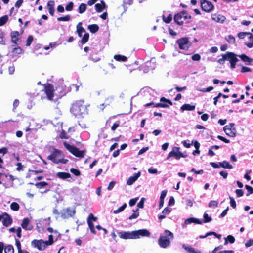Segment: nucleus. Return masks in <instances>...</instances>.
I'll return each mask as SVG.
<instances>
[{
	"instance_id": "61",
	"label": "nucleus",
	"mask_w": 253,
	"mask_h": 253,
	"mask_svg": "<svg viewBox=\"0 0 253 253\" xmlns=\"http://www.w3.org/2000/svg\"><path fill=\"white\" fill-rule=\"evenodd\" d=\"M237 197H240L243 195L244 192L242 189H237L235 191Z\"/></svg>"
},
{
	"instance_id": "37",
	"label": "nucleus",
	"mask_w": 253,
	"mask_h": 253,
	"mask_svg": "<svg viewBox=\"0 0 253 253\" xmlns=\"http://www.w3.org/2000/svg\"><path fill=\"white\" fill-rule=\"evenodd\" d=\"M225 241L224 245H226L229 241L230 243L232 244L235 242V238L232 235H228L227 238H225Z\"/></svg>"
},
{
	"instance_id": "10",
	"label": "nucleus",
	"mask_w": 253,
	"mask_h": 253,
	"mask_svg": "<svg viewBox=\"0 0 253 253\" xmlns=\"http://www.w3.org/2000/svg\"><path fill=\"white\" fill-rule=\"evenodd\" d=\"M201 6L202 9L207 12H210L214 9V6L212 3L206 0H201Z\"/></svg>"
},
{
	"instance_id": "57",
	"label": "nucleus",
	"mask_w": 253,
	"mask_h": 253,
	"mask_svg": "<svg viewBox=\"0 0 253 253\" xmlns=\"http://www.w3.org/2000/svg\"><path fill=\"white\" fill-rule=\"evenodd\" d=\"M33 40V37L32 36H29L26 41V46H29Z\"/></svg>"
},
{
	"instance_id": "35",
	"label": "nucleus",
	"mask_w": 253,
	"mask_h": 253,
	"mask_svg": "<svg viewBox=\"0 0 253 253\" xmlns=\"http://www.w3.org/2000/svg\"><path fill=\"white\" fill-rule=\"evenodd\" d=\"M8 16L5 15L0 18V26L4 25L8 21Z\"/></svg>"
},
{
	"instance_id": "46",
	"label": "nucleus",
	"mask_w": 253,
	"mask_h": 253,
	"mask_svg": "<svg viewBox=\"0 0 253 253\" xmlns=\"http://www.w3.org/2000/svg\"><path fill=\"white\" fill-rule=\"evenodd\" d=\"M47 185H48V183L45 181L40 182L36 183L35 184V186L37 187V188H38L39 189H41L42 187H43Z\"/></svg>"
},
{
	"instance_id": "14",
	"label": "nucleus",
	"mask_w": 253,
	"mask_h": 253,
	"mask_svg": "<svg viewBox=\"0 0 253 253\" xmlns=\"http://www.w3.org/2000/svg\"><path fill=\"white\" fill-rule=\"evenodd\" d=\"M75 213L76 210L75 209H71L68 208L62 211L61 217L64 219H66L73 216Z\"/></svg>"
},
{
	"instance_id": "13",
	"label": "nucleus",
	"mask_w": 253,
	"mask_h": 253,
	"mask_svg": "<svg viewBox=\"0 0 253 253\" xmlns=\"http://www.w3.org/2000/svg\"><path fill=\"white\" fill-rule=\"evenodd\" d=\"M133 232L134 239L140 238L141 237H149L150 235V232L146 229L135 230Z\"/></svg>"
},
{
	"instance_id": "44",
	"label": "nucleus",
	"mask_w": 253,
	"mask_h": 253,
	"mask_svg": "<svg viewBox=\"0 0 253 253\" xmlns=\"http://www.w3.org/2000/svg\"><path fill=\"white\" fill-rule=\"evenodd\" d=\"M15 245L18 249V253H22V250L21 249V243L17 239H15Z\"/></svg>"
},
{
	"instance_id": "49",
	"label": "nucleus",
	"mask_w": 253,
	"mask_h": 253,
	"mask_svg": "<svg viewBox=\"0 0 253 253\" xmlns=\"http://www.w3.org/2000/svg\"><path fill=\"white\" fill-rule=\"evenodd\" d=\"M4 37V32L0 30V44L2 45H5V42L3 40Z\"/></svg>"
},
{
	"instance_id": "20",
	"label": "nucleus",
	"mask_w": 253,
	"mask_h": 253,
	"mask_svg": "<svg viewBox=\"0 0 253 253\" xmlns=\"http://www.w3.org/2000/svg\"><path fill=\"white\" fill-rule=\"evenodd\" d=\"M238 56L247 65H251V62L253 61V59L250 58L249 57L244 54L239 55Z\"/></svg>"
},
{
	"instance_id": "60",
	"label": "nucleus",
	"mask_w": 253,
	"mask_h": 253,
	"mask_svg": "<svg viewBox=\"0 0 253 253\" xmlns=\"http://www.w3.org/2000/svg\"><path fill=\"white\" fill-rule=\"evenodd\" d=\"M217 138L226 143H229L230 142V140L229 139H227L226 138L223 137V136H221L220 135H218L217 136Z\"/></svg>"
},
{
	"instance_id": "25",
	"label": "nucleus",
	"mask_w": 253,
	"mask_h": 253,
	"mask_svg": "<svg viewBox=\"0 0 253 253\" xmlns=\"http://www.w3.org/2000/svg\"><path fill=\"white\" fill-rule=\"evenodd\" d=\"M56 176L62 179H66L71 177V174L69 173L64 172H59L56 173Z\"/></svg>"
},
{
	"instance_id": "40",
	"label": "nucleus",
	"mask_w": 253,
	"mask_h": 253,
	"mask_svg": "<svg viewBox=\"0 0 253 253\" xmlns=\"http://www.w3.org/2000/svg\"><path fill=\"white\" fill-rule=\"evenodd\" d=\"M10 208L14 211H17L19 209V205L16 202H12L10 205Z\"/></svg>"
},
{
	"instance_id": "50",
	"label": "nucleus",
	"mask_w": 253,
	"mask_h": 253,
	"mask_svg": "<svg viewBox=\"0 0 253 253\" xmlns=\"http://www.w3.org/2000/svg\"><path fill=\"white\" fill-rule=\"evenodd\" d=\"M225 60H227L226 53L222 55V58L218 60V62L220 64H223Z\"/></svg>"
},
{
	"instance_id": "26",
	"label": "nucleus",
	"mask_w": 253,
	"mask_h": 253,
	"mask_svg": "<svg viewBox=\"0 0 253 253\" xmlns=\"http://www.w3.org/2000/svg\"><path fill=\"white\" fill-rule=\"evenodd\" d=\"M180 109L182 111H193L195 109V106L189 104H184L181 106Z\"/></svg>"
},
{
	"instance_id": "52",
	"label": "nucleus",
	"mask_w": 253,
	"mask_h": 253,
	"mask_svg": "<svg viewBox=\"0 0 253 253\" xmlns=\"http://www.w3.org/2000/svg\"><path fill=\"white\" fill-rule=\"evenodd\" d=\"M74 3L72 2H70L65 7V9L67 11H71L73 8Z\"/></svg>"
},
{
	"instance_id": "41",
	"label": "nucleus",
	"mask_w": 253,
	"mask_h": 253,
	"mask_svg": "<svg viewBox=\"0 0 253 253\" xmlns=\"http://www.w3.org/2000/svg\"><path fill=\"white\" fill-rule=\"evenodd\" d=\"M126 204H124L122 206L120 207L118 209L114 210L113 213L114 214H118L121 212H122L126 208Z\"/></svg>"
},
{
	"instance_id": "33",
	"label": "nucleus",
	"mask_w": 253,
	"mask_h": 253,
	"mask_svg": "<svg viewBox=\"0 0 253 253\" xmlns=\"http://www.w3.org/2000/svg\"><path fill=\"white\" fill-rule=\"evenodd\" d=\"M81 24L82 23L80 22L77 26V31L80 37H81L82 34L85 32V30L83 27L81 26Z\"/></svg>"
},
{
	"instance_id": "38",
	"label": "nucleus",
	"mask_w": 253,
	"mask_h": 253,
	"mask_svg": "<svg viewBox=\"0 0 253 253\" xmlns=\"http://www.w3.org/2000/svg\"><path fill=\"white\" fill-rule=\"evenodd\" d=\"M225 39L229 43H234L235 42V38L231 35L227 36Z\"/></svg>"
},
{
	"instance_id": "32",
	"label": "nucleus",
	"mask_w": 253,
	"mask_h": 253,
	"mask_svg": "<svg viewBox=\"0 0 253 253\" xmlns=\"http://www.w3.org/2000/svg\"><path fill=\"white\" fill-rule=\"evenodd\" d=\"M22 52V49L20 47H14L11 51L12 56H16Z\"/></svg>"
},
{
	"instance_id": "45",
	"label": "nucleus",
	"mask_w": 253,
	"mask_h": 253,
	"mask_svg": "<svg viewBox=\"0 0 253 253\" xmlns=\"http://www.w3.org/2000/svg\"><path fill=\"white\" fill-rule=\"evenodd\" d=\"M89 34L87 33H84L83 36V37L82 39L81 42L82 44H85L88 40L89 39Z\"/></svg>"
},
{
	"instance_id": "1",
	"label": "nucleus",
	"mask_w": 253,
	"mask_h": 253,
	"mask_svg": "<svg viewBox=\"0 0 253 253\" xmlns=\"http://www.w3.org/2000/svg\"><path fill=\"white\" fill-rule=\"evenodd\" d=\"M70 111L76 117L82 118L88 114L87 106L83 100L76 101L72 104Z\"/></svg>"
},
{
	"instance_id": "4",
	"label": "nucleus",
	"mask_w": 253,
	"mask_h": 253,
	"mask_svg": "<svg viewBox=\"0 0 253 253\" xmlns=\"http://www.w3.org/2000/svg\"><path fill=\"white\" fill-rule=\"evenodd\" d=\"M64 145L65 148L74 156L79 158L84 157L85 150H80L78 148L74 146L71 145L66 142L64 143Z\"/></svg>"
},
{
	"instance_id": "53",
	"label": "nucleus",
	"mask_w": 253,
	"mask_h": 253,
	"mask_svg": "<svg viewBox=\"0 0 253 253\" xmlns=\"http://www.w3.org/2000/svg\"><path fill=\"white\" fill-rule=\"evenodd\" d=\"M172 20V15L169 14L168 17L163 16V21L166 23H169Z\"/></svg>"
},
{
	"instance_id": "39",
	"label": "nucleus",
	"mask_w": 253,
	"mask_h": 253,
	"mask_svg": "<svg viewBox=\"0 0 253 253\" xmlns=\"http://www.w3.org/2000/svg\"><path fill=\"white\" fill-rule=\"evenodd\" d=\"M182 247L189 253H193L195 250V249L191 247V246L185 244H183Z\"/></svg>"
},
{
	"instance_id": "16",
	"label": "nucleus",
	"mask_w": 253,
	"mask_h": 253,
	"mask_svg": "<svg viewBox=\"0 0 253 253\" xmlns=\"http://www.w3.org/2000/svg\"><path fill=\"white\" fill-rule=\"evenodd\" d=\"M44 91L48 99L50 100H53L54 94L53 93L54 88L52 85L50 84H47L44 88Z\"/></svg>"
},
{
	"instance_id": "7",
	"label": "nucleus",
	"mask_w": 253,
	"mask_h": 253,
	"mask_svg": "<svg viewBox=\"0 0 253 253\" xmlns=\"http://www.w3.org/2000/svg\"><path fill=\"white\" fill-rule=\"evenodd\" d=\"M223 130L226 134L231 137H235L236 136V130L234 127V123H230L223 127Z\"/></svg>"
},
{
	"instance_id": "21",
	"label": "nucleus",
	"mask_w": 253,
	"mask_h": 253,
	"mask_svg": "<svg viewBox=\"0 0 253 253\" xmlns=\"http://www.w3.org/2000/svg\"><path fill=\"white\" fill-rule=\"evenodd\" d=\"M29 219L28 218H25L23 219L21 226L25 230H31L32 229V226H29Z\"/></svg>"
},
{
	"instance_id": "47",
	"label": "nucleus",
	"mask_w": 253,
	"mask_h": 253,
	"mask_svg": "<svg viewBox=\"0 0 253 253\" xmlns=\"http://www.w3.org/2000/svg\"><path fill=\"white\" fill-rule=\"evenodd\" d=\"M70 16L69 15H67L63 17H58L57 18V20L58 21H68L70 20Z\"/></svg>"
},
{
	"instance_id": "42",
	"label": "nucleus",
	"mask_w": 253,
	"mask_h": 253,
	"mask_svg": "<svg viewBox=\"0 0 253 253\" xmlns=\"http://www.w3.org/2000/svg\"><path fill=\"white\" fill-rule=\"evenodd\" d=\"M203 221L204 223H208L211 222L212 220V218L209 216V215L205 213L203 215Z\"/></svg>"
},
{
	"instance_id": "8",
	"label": "nucleus",
	"mask_w": 253,
	"mask_h": 253,
	"mask_svg": "<svg viewBox=\"0 0 253 253\" xmlns=\"http://www.w3.org/2000/svg\"><path fill=\"white\" fill-rule=\"evenodd\" d=\"M31 245L33 247L37 248L39 250L43 251L48 245V243L47 241H44L42 239H35L32 241Z\"/></svg>"
},
{
	"instance_id": "34",
	"label": "nucleus",
	"mask_w": 253,
	"mask_h": 253,
	"mask_svg": "<svg viewBox=\"0 0 253 253\" xmlns=\"http://www.w3.org/2000/svg\"><path fill=\"white\" fill-rule=\"evenodd\" d=\"M212 19L214 20L217 22L222 23L225 20L226 18L225 16L223 15H218L217 16H216L215 17H213Z\"/></svg>"
},
{
	"instance_id": "19",
	"label": "nucleus",
	"mask_w": 253,
	"mask_h": 253,
	"mask_svg": "<svg viewBox=\"0 0 253 253\" xmlns=\"http://www.w3.org/2000/svg\"><path fill=\"white\" fill-rule=\"evenodd\" d=\"M97 220V218L94 217L93 215V214L91 213L89 215L87 222L88 225L89 229L93 228H94V226L93 223H92L93 221H96Z\"/></svg>"
},
{
	"instance_id": "62",
	"label": "nucleus",
	"mask_w": 253,
	"mask_h": 253,
	"mask_svg": "<svg viewBox=\"0 0 253 253\" xmlns=\"http://www.w3.org/2000/svg\"><path fill=\"white\" fill-rule=\"evenodd\" d=\"M201 59V56L198 54H195L192 56V59L193 61H199Z\"/></svg>"
},
{
	"instance_id": "12",
	"label": "nucleus",
	"mask_w": 253,
	"mask_h": 253,
	"mask_svg": "<svg viewBox=\"0 0 253 253\" xmlns=\"http://www.w3.org/2000/svg\"><path fill=\"white\" fill-rule=\"evenodd\" d=\"M179 47L181 49L187 50L190 46V42L187 38H183L177 41Z\"/></svg>"
},
{
	"instance_id": "17",
	"label": "nucleus",
	"mask_w": 253,
	"mask_h": 253,
	"mask_svg": "<svg viewBox=\"0 0 253 253\" xmlns=\"http://www.w3.org/2000/svg\"><path fill=\"white\" fill-rule=\"evenodd\" d=\"M140 172L134 173L133 176H130L128 178L126 183V184L128 185H132L133 183L135 182L137 180V179L140 176Z\"/></svg>"
},
{
	"instance_id": "3",
	"label": "nucleus",
	"mask_w": 253,
	"mask_h": 253,
	"mask_svg": "<svg viewBox=\"0 0 253 253\" xmlns=\"http://www.w3.org/2000/svg\"><path fill=\"white\" fill-rule=\"evenodd\" d=\"M47 159L56 164L62 163L65 164L68 161V160L64 159V155L62 152L57 149H55L52 153L48 156Z\"/></svg>"
},
{
	"instance_id": "24",
	"label": "nucleus",
	"mask_w": 253,
	"mask_h": 253,
	"mask_svg": "<svg viewBox=\"0 0 253 253\" xmlns=\"http://www.w3.org/2000/svg\"><path fill=\"white\" fill-rule=\"evenodd\" d=\"M54 5L55 3L54 1L50 0L47 3V8L48 9L49 13L50 14H51L52 16L54 15Z\"/></svg>"
},
{
	"instance_id": "29",
	"label": "nucleus",
	"mask_w": 253,
	"mask_h": 253,
	"mask_svg": "<svg viewBox=\"0 0 253 253\" xmlns=\"http://www.w3.org/2000/svg\"><path fill=\"white\" fill-rule=\"evenodd\" d=\"M114 59L115 60L119 62H125L127 60L126 57L120 54L114 55Z\"/></svg>"
},
{
	"instance_id": "36",
	"label": "nucleus",
	"mask_w": 253,
	"mask_h": 253,
	"mask_svg": "<svg viewBox=\"0 0 253 253\" xmlns=\"http://www.w3.org/2000/svg\"><path fill=\"white\" fill-rule=\"evenodd\" d=\"M86 5L84 3H82L80 5L78 8V12L80 14H82L86 11Z\"/></svg>"
},
{
	"instance_id": "59",
	"label": "nucleus",
	"mask_w": 253,
	"mask_h": 253,
	"mask_svg": "<svg viewBox=\"0 0 253 253\" xmlns=\"http://www.w3.org/2000/svg\"><path fill=\"white\" fill-rule=\"evenodd\" d=\"M167 193V191L166 190H164L161 192V195L160 197V199L164 200L165 198L166 197Z\"/></svg>"
},
{
	"instance_id": "31",
	"label": "nucleus",
	"mask_w": 253,
	"mask_h": 253,
	"mask_svg": "<svg viewBox=\"0 0 253 253\" xmlns=\"http://www.w3.org/2000/svg\"><path fill=\"white\" fill-rule=\"evenodd\" d=\"M219 165L221 167L225 169H233V166L229 162L225 161H224L222 162H220Z\"/></svg>"
},
{
	"instance_id": "18",
	"label": "nucleus",
	"mask_w": 253,
	"mask_h": 253,
	"mask_svg": "<svg viewBox=\"0 0 253 253\" xmlns=\"http://www.w3.org/2000/svg\"><path fill=\"white\" fill-rule=\"evenodd\" d=\"M192 223H196L197 224H201L202 223V221L200 220L199 219L194 217L188 218L186 219L184 221L185 225H188Z\"/></svg>"
},
{
	"instance_id": "11",
	"label": "nucleus",
	"mask_w": 253,
	"mask_h": 253,
	"mask_svg": "<svg viewBox=\"0 0 253 253\" xmlns=\"http://www.w3.org/2000/svg\"><path fill=\"white\" fill-rule=\"evenodd\" d=\"M2 221L3 226L5 227L9 226L12 222V219L9 214L6 212L0 214V222Z\"/></svg>"
},
{
	"instance_id": "15",
	"label": "nucleus",
	"mask_w": 253,
	"mask_h": 253,
	"mask_svg": "<svg viewBox=\"0 0 253 253\" xmlns=\"http://www.w3.org/2000/svg\"><path fill=\"white\" fill-rule=\"evenodd\" d=\"M119 237L123 239H134V232L120 231L118 233Z\"/></svg>"
},
{
	"instance_id": "22",
	"label": "nucleus",
	"mask_w": 253,
	"mask_h": 253,
	"mask_svg": "<svg viewBox=\"0 0 253 253\" xmlns=\"http://www.w3.org/2000/svg\"><path fill=\"white\" fill-rule=\"evenodd\" d=\"M19 36V32L17 31H12L11 33V42L15 44H17V42L18 41V36Z\"/></svg>"
},
{
	"instance_id": "55",
	"label": "nucleus",
	"mask_w": 253,
	"mask_h": 253,
	"mask_svg": "<svg viewBox=\"0 0 253 253\" xmlns=\"http://www.w3.org/2000/svg\"><path fill=\"white\" fill-rule=\"evenodd\" d=\"M229 199H230V203L231 206L233 208H235L236 207V201H235L234 198L232 197H229Z\"/></svg>"
},
{
	"instance_id": "5",
	"label": "nucleus",
	"mask_w": 253,
	"mask_h": 253,
	"mask_svg": "<svg viewBox=\"0 0 253 253\" xmlns=\"http://www.w3.org/2000/svg\"><path fill=\"white\" fill-rule=\"evenodd\" d=\"M191 16L188 15V14L186 11H182L175 15L174 20L175 22L180 25L183 23L185 20L187 19H191Z\"/></svg>"
},
{
	"instance_id": "27",
	"label": "nucleus",
	"mask_w": 253,
	"mask_h": 253,
	"mask_svg": "<svg viewBox=\"0 0 253 253\" xmlns=\"http://www.w3.org/2000/svg\"><path fill=\"white\" fill-rule=\"evenodd\" d=\"M96 10L97 12H101L105 8V4L104 2L101 1V3H97L95 5Z\"/></svg>"
},
{
	"instance_id": "56",
	"label": "nucleus",
	"mask_w": 253,
	"mask_h": 253,
	"mask_svg": "<svg viewBox=\"0 0 253 253\" xmlns=\"http://www.w3.org/2000/svg\"><path fill=\"white\" fill-rule=\"evenodd\" d=\"M218 206V202L216 201H211L209 203V207H216Z\"/></svg>"
},
{
	"instance_id": "23",
	"label": "nucleus",
	"mask_w": 253,
	"mask_h": 253,
	"mask_svg": "<svg viewBox=\"0 0 253 253\" xmlns=\"http://www.w3.org/2000/svg\"><path fill=\"white\" fill-rule=\"evenodd\" d=\"M153 105L154 107H162V108H167L169 106L167 104L165 103H154L153 102H150L149 103H147L145 104V106H150Z\"/></svg>"
},
{
	"instance_id": "30",
	"label": "nucleus",
	"mask_w": 253,
	"mask_h": 253,
	"mask_svg": "<svg viewBox=\"0 0 253 253\" xmlns=\"http://www.w3.org/2000/svg\"><path fill=\"white\" fill-rule=\"evenodd\" d=\"M88 29L92 33L97 32L99 30V26L97 24H91L88 26Z\"/></svg>"
},
{
	"instance_id": "54",
	"label": "nucleus",
	"mask_w": 253,
	"mask_h": 253,
	"mask_svg": "<svg viewBox=\"0 0 253 253\" xmlns=\"http://www.w3.org/2000/svg\"><path fill=\"white\" fill-rule=\"evenodd\" d=\"M70 171L71 173L75 175L76 176H79L81 174L80 171L76 169L72 168L70 169Z\"/></svg>"
},
{
	"instance_id": "9",
	"label": "nucleus",
	"mask_w": 253,
	"mask_h": 253,
	"mask_svg": "<svg viewBox=\"0 0 253 253\" xmlns=\"http://www.w3.org/2000/svg\"><path fill=\"white\" fill-rule=\"evenodd\" d=\"M227 60L230 63V67L234 69L235 68L237 62L239 61L237 58L238 55L233 52H228L226 53Z\"/></svg>"
},
{
	"instance_id": "6",
	"label": "nucleus",
	"mask_w": 253,
	"mask_h": 253,
	"mask_svg": "<svg viewBox=\"0 0 253 253\" xmlns=\"http://www.w3.org/2000/svg\"><path fill=\"white\" fill-rule=\"evenodd\" d=\"M186 156L179 151V148L177 147H174L172 150L168 154L167 159H169L170 157H173L176 159L179 160L180 158H185Z\"/></svg>"
},
{
	"instance_id": "51",
	"label": "nucleus",
	"mask_w": 253,
	"mask_h": 253,
	"mask_svg": "<svg viewBox=\"0 0 253 253\" xmlns=\"http://www.w3.org/2000/svg\"><path fill=\"white\" fill-rule=\"evenodd\" d=\"M245 188L248 191V193L246 194L247 196H249L251 194L253 193V188L251 186L246 185Z\"/></svg>"
},
{
	"instance_id": "2",
	"label": "nucleus",
	"mask_w": 253,
	"mask_h": 253,
	"mask_svg": "<svg viewBox=\"0 0 253 253\" xmlns=\"http://www.w3.org/2000/svg\"><path fill=\"white\" fill-rule=\"evenodd\" d=\"M173 238V234L169 230L166 229L164 233L160 235L158 240V245L161 248H167L170 246L171 240Z\"/></svg>"
},
{
	"instance_id": "48",
	"label": "nucleus",
	"mask_w": 253,
	"mask_h": 253,
	"mask_svg": "<svg viewBox=\"0 0 253 253\" xmlns=\"http://www.w3.org/2000/svg\"><path fill=\"white\" fill-rule=\"evenodd\" d=\"M250 34H251V33L250 32H239L238 34V37L240 38V39H244L246 36L247 35H250Z\"/></svg>"
},
{
	"instance_id": "43",
	"label": "nucleus",
	"mask_w": 253,
	"mask_h": 253,
	"mask_svg": "<svg viewBox=\"0 0 253 253\" xmlns=\"http://www.w3.org/2000/svg\"><path fill=\"white\" fill-rule=\"evenodd\" d=\"M5 253H14L13 247L11 245L6 246L5 248Z\"/></svg>"
},
{
	"instance_id": "63",
	"label": "nucleus",
	"mask_w": 253,
	"mask_h": 253,
	"mask_svg": "<svg viewBox=\"0 0 253 253\" xmlns=\"http://www.w3.org/2000/svg\"><path fill=\"white\" fill-rule=\"evenodd\" d=\"M171 211V209L169 208L166 207L162 211V214H168Z\"/></svg>"
},
{
	"instance_id": "64",
	"label": "nucleus",
	"mask_w": 253,
	"mask_h": 253,
	"mask_svg": "<svg viewBox=\"0 0 253 253\" xmlns=\"http://www.w3.org/2000/svg\"><path fill=\"white\" fill-rule=\"evenodd\" d=\"M253 245V239L249 240L246 243L245 246L248 248Z\"/></svg>"
},
{
	"instance_id": "58",
	"label": "nucleus",
	"mask_w": 253,
	"mask_h": 253,
	"mask_svg": "<svg viewBox=\"0 0 253 253\" xmlns=\"http://www.w3.org/2000/svg\"><path fill=\"white\" fill-rule=\"evenodd\" d=\"M148 171L151 174H156L158 172L157 169L152 167L148 169Z\"/></svg>"
},
{
	"instance_id": "28",
	"label": "nucleus",
	"mask_w": 253,
	"mask_h": 253,
	"mask_svg": "<svg viewBox=\"0 0 253 253\" xmlns=\"http://www.w3.org/2000/svg\"><path fill=\"white\" fill-rule=\"evenodd\" d=\"M211 235H214L216 237H217L219 239H220L221 238V235L218 234L213 231H211V232H208L206 234V235L205 236H200V238H206L207 237H208L209 236H211Z\"/></svg>"
}]
</instances>
